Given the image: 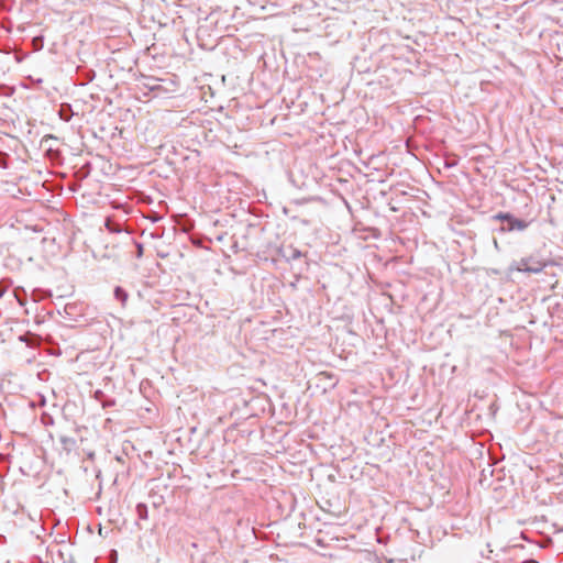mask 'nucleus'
Instances as JSON below:
<instances>
[{
	"label": "nucleus",
	"mask_w": 563,
	"mask_h": 563,
	"mask_svg": "<svg viewBox=\"0 0 563 563\" xmlns=\"http://www.w3.org/2000/svg\"><path fill=\"white\" fill-rule=\"evenodd\" d=\"M545 266V262L530 256L514 262L510 265L509 271L538 274L541 273Z\"/></svg>",
	"instance_id": "1"
},
{
	"label": "nucleus",
	"mask_w": 563,
	"mask_h": 563,
	"mask_svg": "<svg viewBox=\"0 0 563 563\" xmlns=\"http://www.w3.org/2000/svg\"><path fill=\"white\" fill-rule=\"evenodd\" d=\"M495 218L498 219V220L507 221L508 222V230L509 231H514V230L522 231V230H525L528 227L527 222H525L522 220H519V219H516V218H514L512 216H510L508 213H499Z\"/></svg>",
	"instance_id": "2"
},
{
	"label": "nucleus",
	"mask_w": 563,
	"mask_h": 563,
	"mask_svg": "<svg viewBox=\"0 0 563 563\" xmlns=\"http://www.w3.org/2000/svg\"><path fill=\"white\" fill-rule=\"evenodd\" d=\"M115 297L120 299L122 302H124L128 298V295L122 290L120 287L115 288Z\"/></svg>",
	"instance_id": "3"
},
{
	"label": "nucleus",
	"mask_w": 563,
	"mask_h": 563,
	"mask_svg": "<svg viewBox=\"0 0 563 563\" xmlns=\"http://www.w3.org/2000/svg\"><path fill=\"white\" fill-rule=\"evenodd\" d=\"M301 256V253L299 251H294L291 257L292 258H299Z\"/></svg>",
	"instance_id": "4"
},
{
	"label": "nucleus",
	"mask_w": 563,
	"mask_h": 563,
	"mask_svg": "<svg viewBox=\"0 0 563 563\" xmlns=\"http://www.w3.org/2000/svg\"><path fill=\"white\" fill-rule=\"evenodd\" d=\"M137 253H140V254L142 253V246L141 245H139Z\"/></svg>",
	"instance_id": "5"
}]
</instances>
